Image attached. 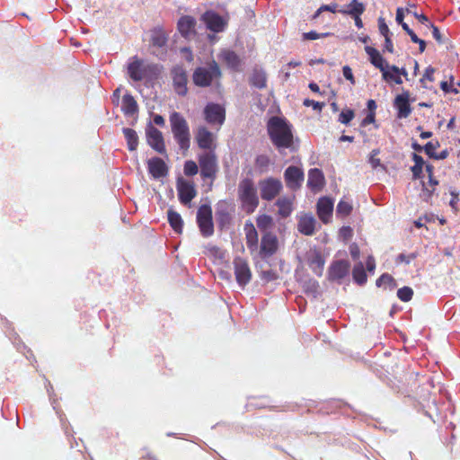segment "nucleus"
<instances>
[{"mask_svg":"<svg viewBox=\"0 0 460 460\" xmlns=\"http://www.w3.org/2000/svg\"><path fill=\"white\" fill-rule=\"evenodd\" d=\"M297 230L307 236L314 234L319 226L315 217L311 213H301L297 215Z\"/></svg>","mask_w":460,"mask_h":460,"instance_id":"nucleus-10","label":"nucleus"},{"mask_svg":"<svg viewBox=\"0 0 460 460\" xmlns=\"http://www.w3.org/2000/svg\"><path fill=\"white\" fill-rule=\"evenodd\" d=\"M256 223L260 230L266 231L273 226V219L270 216L261 215L257 217Z\"/></svg>","mask_w":460,"mask_h":460,"instance_id":"nucleus-38","label":"nucleus"},{"mask_svg":"<svg viewBox=\"0 0 460 460\" xmlns=\"http://www.w3.org/2000/svg\"><path fill=\"white\" fill-rule=\"evenodd\" d=\"M338 4H325V5H322L319 10H318V13L322 12V11H330L332 13H336L338 12Z\"/></svg>","mask_w":460,"mask_h":460,"instance_id":"nucleus-54","label":"nucleus"},{"mask_svg":"<svg viewBox=\"0 0 460 460\" xmlns=\"http://www.w3.org/2000/svg\"><path fill=\"white\" fill-rule=\"evenodd\" d=\"M128 75L134 81H141L146 74L144 64L141 60L134 59L128 67Z\"/></svg>","mask_w":460,"mask_h":460,"instance_id":"nucleus-27","label":"nucleus"},{"mask_svg":"<svg viewBox=\"0 0 460 460\" xmlns=\"http://www.w3.org/2000/svg\"><path fill=\"white\" fill-rule=\"evenodd\" d=\"M344 77L350 82L351 84H355V79L351 68L349 66H344L342 68Z\"/></svg>","mask_w":460,"mask_h":460,"instance_id":"nucleus-50","label":"nucleus"},{"mask_svg":"<svg viewBox=\"0 0 460 460\" xmlns=\"http://www.w3.org/2000/svg\"><path fill=\"white\" fill-rule=\"evenodd\" d=\"M426 154L431 157H437L435 155V150L437 148L436 145L433 144L432 142H429L425 145V146L423 147Z\"/></svg>","mask_w":460,"mask_h":460,"instance_id":"nucleus-51","label":"nucleus"},{"mask_svg":"<svg viewBox=\"0 0 460 460\" xmlns=\"http://www.w3.org/2000/svg\"><path fill=\"white\" fill-rule=\"evenodd\" d=\"M304 105L306 107L312 106L314 110L321 111L323 107L324 106L323 102H315L313 100L305 99L304 101Z\"/></svg>","mask_w":460,"mask_h":460,"instance_id":"nucleus-47","label":"nucleus"},{"mask_svg":"<svg viewBox=\"0 0 460 460\" xmlns=\"http://www.w3.org/2000/svg\"><path fill=\"white\" fill-rule=\"evenodd\" d=\"M167 217L173 230L177 233H181L183 221L181 215L174 211L173 209L170 208L167 211Z\"/></svg>","mask_w":460,"mask_h":460,"instance_id":"nucleus-30","label":"nucleus"},{"mask_svg":"<svg viewBox=\"0 0 460 460\" xmlns=\"http://www.w3.org/2000/svg\"><path fill=\"white\" fill-rule=\"evenodd\" d=\"M247 247L252 252L258 248V233L254 225L247 221L243 227Z\"/></svg>","mask_w":460,"mask_h":460,"instance_id":"nucleus-23","label":"nucleus"},{"mask_svg":"<svg viewBox=\"0 0 460 460\" xmlns=\"http://www.w3.org/2000/svg\"><path fill=\"white\" fill-rule=\"evenodd\" d=\"M202 20L208 29L215 32L223 31L226 26V22L214 12H207L202 15Z\"/></svg>","mask_w":460,"mask_h":460,"instance_id":"nucleus-19","label":"nucleus"},{"mask_svg":"<svg viewBox=\"0 0 460 460\" xmlns=\"http://www.w3.org/2000/svg\"><path fill=\"white\" fill-rule=\"evenodd\" d=\"M427 26H429L432 29V35H433L434 39L438 43H440V44L443 43L444 40H443L442 34L440 33L438 28L436 27L434 24L429 23V22L427 23Z\"/></svg>","mask_w":460,"mask_h":460,"instance_id":"nucleus-49","label":"nucleus"},{"mask_svg":"<svg viewBox=\"0 0 460 460\" xmlns=\"http://www.w3.org/2000/svg\"><path fill=\"white\" fill-rule=\"evenodd\" d=\"M413 161L415 163L414 166L411 168L412 173L414 177H420V174L422 172V166L424 164V160L421 156L414 154L413 155Z\"/></svg>","mask_w":460,"mask_h":460,"instance_id":"nucleus-41","label":"nucleus"},{"mask_svg":"<svg viewBox=\"0 0 460 460\" xmlns=\"http://www.w3.org/2000/svg\"><path fill=\"white\" fill-rule=\"evenodd\" d=\"M350 254H351V256H352V258L354 260L358 259V257H359V249H358V247L356 246V245H351L350 246Z\"/></svg>","mask_w":460,"mask_h":460,"instance_id":"nucleus-60","label":"nucleus"},{"mask_svg":"<svg viewBox=\"0 0 460 460\" xmlns=\"http://www.w3.org/2000/svg\"><path fill=\"white\" fill-rule=\"evenodd\" d=\"M234 275L239 286H246L252 278V272L245 260L237 257L234 260Z\"/></svg>","mask_w":460,"mask_h":460,"instance_id":"nucleus-11","label":"nucleus"},{"mask_svg":"<svg viewBox=\"0 0 460 460\" xmlns=\"http://www.w3.org/2000/svg\"><path fill=\"white\" fill-rule=\"evenodd\" d=\"M293 200L294 197H282L277 200V206L279 208V214L283 217H288L293 211Z\"/></svg>","mask_w":460,"mask_h":460,"instance_id":"nucleus-28","label":"nucleus"},{"mask_svg":"<svg viewBox=\"0 0 460 460\" xmlns=\"http://www.w3.org/2000/svg\"><path fill=\"white\" fill-rule=\"evenodd\" d=\"M251 83L260 89L266 87L265 73L262 70H254L251 77Z\"/></svg>","mask_w":460,"mask_h":460,"instance_id":"nucleus-33","label":"nucleus"},{"mask_svg":"<svg viewBox=\"0 0 460 460\" xmlns=\"http://www.w3.org/2000/svg\"><path fill=\"white\" fill-rule=\"evenodd\" d=\"M153 119H154L155 124H156L158 126L164 125V119L161 115H158V114L155 115Z\"/></svg>","mask_w":460,"mask_h":460,"instance_id":"nucleus-61","label":"nucleus"},{"mask_svg":"<svg viewBox=\"0 0 460 460\" xmlns=\"http://www.w3.org/2000/svg\"><path fill=\"white\" fill-rule=\"evenodd\" d=\"M285 181L287 186L292 190H296L301 186L304 180V172L296 166H289L286 169Z\"/></svg>","mask_w":460,"mask_h":460,"instance_id":"nucleus-17","label":"nucleus"},{"mask_svg":"<svg viewBox=\"0 0 460 460\" xmlns=\"http://www.w3.org/2000/svg\"><path fill=\"white\" fill-rule=\"evenodd\" d=\"M177 190L181 202L185 205L190 203L197 194L193 183L181 178L177 181Z\"/></svg>","mask_w":460,"mask_h":460,"instance_id":"nucleus-15","label":"nucleus"},{"mask_svg":"<svg viewBox=\"0 0 460 460\" xmlns=\"http://www.w3.org/2000/svg\"><path fill=\"white\" fill-rule=\"evenodd\" d=\"M432 191H433V190H429L428 188H424L422 190L421 197L424 199H428L430 197Z\"/></svg>","mask_w":460,"mask_h":460,"instance_id":"nucleus-62","label":"nucleus"},{"mask_svg":"<svg viewBox=\"0 0 460 460\" xmlns=\"http://www.w3.org/2000/svg\"><path fill=\"white\" fill-rule=\"evenodd\" d=\"M195 138L199 148L205 149L207 152H214L217 146L216 135L205 126L198 127Z\"/></svg>","mask_w":460,"mask_h":460,"instance_id":"nucleus-8","label":"nucleus"},{"mask_svg":"<svg viewBox=\"0 0 460 460\" xmlns=\"http://www.w3.org/2000/svg\"><path fill=\"white\" fill-rule=\"evenodd\" d=\"M323 264H324V261H323V259L319 255H316L311 261L310 266L316 275L321 276L323 273Z\"/></svg>","mask_w":460,"mask_h":460,"instance_id":"nucleus-40","label":"nucleus"},{"mask_svg":"<svg viewBox=\"0 0 460 460\" xmlns=\"http://www.w3.org/2000/svg\"><path fill=\"white\" fill-rule=\"evenodd\" d=\"M170 124L173 137L180 148L187 151L190 143V132L187 120L181 113L174 111L170 115Z\"/></svg>","mask_w":460,"mask_h":460,"instance_id":"nucleus-3","label":"nucleus"},{"mask_svg":"<svg viewBox=\"0 0 460 460\" xmlns=\"http://www.w3.org/2000/svg\"><path fill=\"white\" fill-rule=\"evenodd\" d=\"M333 206V199L329 197H322L318 199L316 212L319 219L323 224H329L332 221Z\"/></svg>","mask_w":460,"mask_h":460,"instance_id":"nucleus-13","label":"nucleus"},{"mask_svg":"<svg viewBox=\"0 0 460 460\" xmlns=\"http://www.w3.org/2000/svg\"><path fill=\"white\" fill-rule=\"evenodd\" d=\"M121 108L126 115H133L137 113L138 110L137 102L130 94H125L123 96Z\"/></svg>","mask_w":460,"mask_h":460,"instance_id":"nucleus-29","label":"nucleus"},{"mask_svg":"<svg viewBox=\"0 0 460 460\" xmlns=\"http://www.w3.org/2000/svg\"><path fill=\"white\" fill-rule=\"evenodd\" d=\"M404 10L402 7H398L396 10V22L401 24L403 22Z\"/></svg>","mask_w":460,"mask_h":460,"instance_id":"nucleus-57","label":"nucleus"},{"mask_svg":"<svg viewBox=\"0 0 460 460\" xmlns=\"http://www.w3.org/2000/svg\"><path fill=\"white\" fill-rule=\"evenodd\" d=\"M440 87L446 93H448L451 91L447 82H446V81L441 82Z\"/></svg>","mask_w":460,"mask_h":460,"instance_id":"nucleus-64","label":"nucleus"},{"mask_svg":"<svg viewBox=\"0 0 460 460\" xmlns=\"http://www.w3.org/2000/svg\"><path fill=\"white\" fill-rule=\"evenodd\" d=\"M353 18H354V21H355V24L358 28H362L363 27V22H362V20L360 19V14H357V15H351Z\"/></svg>","mask_w":460,"mask_h":460,"instance_id":"nucleus-63","label":"nucleus"},{"mask_svg":"<svg viewBox=\"0 0 460 460\" xmlns=\"http://www.w3.org/2000/svg\"><path fill=\"white\" fill-rule=\"evenodd\" d=\"M376 268V261L373 256H368L367 260V269L368 271L372 272L374 271Z\"/></svg>","mask_w":460,"mask_h":460,"instance_id":"nucleus-58","label":"nucleus"},{"mask_svg":"<svg viewBox=\"0 0 460 460\" xmlns=\"http://www.w3.org/2000/svg\"><path fill=\"white\" fill-rule=\"evenodd\" d=\"M413 291L409 287H403L397 291V296L403 302H408L411 299Z\"/></svg>","mask_w":460,"mask_h":460,"instance_id":"nucleus-42","label":"nucleus"},{"mask_svg":"<svg viewBox=\"0 0 460 460\" xmlns=\"http://www.w3.org/2000/svg\"><path fill=\"white\" fill-rule=\"evenodd\" d=\"M151 40L154 46L163 47L166 44L167 36L164 31L156 29L152 33Z\"/></svg>","mask_w":460,"mask_h":460,"instance_id":"nucleus-36","label":"nucleus"},{"mask_svg":"<svg viewBox=\"0 0 460 460\" xmlns=\"http://www.w3.org/2000/svg\"><path fill=\"white\" fill-rule=\"evenodd\" d=\"M378 28H379V31L380 33L385 38V37H388L389 36V28L387 26V24L385 23V19L380 17L378 19Z\"/></svg>","mask_w":460,"mask_h":460,"instance_id":"nucleus-48","label":"nucleus"},{"mask_svg":"<svg viewBox=\"0 0 460 460\" xmlns=\"http://www.w3.org/2000/svg\"><path fill=\"white\" fill-rule=\"evenodd\" d=\"M435 72V69L431 66H429L426 68L425 70V73L423 75V77L420 79V81H424V80H429V81H433L434 78H433V74Z\"/></svg>","mask_w":460,"mask_h":460,"instance_id":"nucleus-52","label":"nucleus"},{"mask_svg":"<svg viewBox=\"0 0 460 460\" xmlns=\"http://www.w3.org/2000/svg\"><path fill=\"white\" fill-rule=\"evenodd\" d=\"M304 40H314L321 38V35L315 31H309L303 34Z\"/></svg>","mask_w":460,"mask_h":460,"instance_id":"nucleus-56","label":"nucleus"},{"mask_svg":"<svg viewBox=\"0 0 460 460\" xmlns=\"http://www.w3.org/2000/svg\"><path fill=\"white\" fill-rule=\"evenodd\" d=\"M261 196L263 199L272 200L281 190L280 181L269 178L260 182Z\"/></svg>","mask_w":460,"mask_h":460,"instance_id":"nucleus-12","label":"nucleus"},{"mask_svg":"<svg viewBox=\"0 0 460 460\" xmlns=\"http://www.w3.org/2000/svg\"><path fill=\"white\" fill-rule=\"evenodd\" d=\"M414 258H415V255L413 253L411 255H408V256H406L403 253H401L398 255L396 261L397 262H405V263L409 264L411 261V260H413Z\"/></svg>","mask_w":460,"mask_h":460,"instance_id":"nucleus-53","label":"nucleus"},{"mask_svg":"<svg viewBox=\"0 0 460 460\" xmlns=\"http://www.w3.org/2000/svg\"><path fill=\"white\" fill-rule=\"evenodd\" d=\"M205 120L217 130L220 128L226 119L225 109L216 103H208L204 109Z\"/></svg>","mask_w":460,"mask_h":460,"instance_id":"nucleus-7","label":"nucleus"},{"mask_svg":"<svg viewBox=\"0 0 460 460\" xmlns=\"http://www.w3.org/2000/svg\"><path fill=\"white\" fill-rule=\"evenodd\" d=\"M220 76V68L218 65L213 61L208 66L197 67L193 73L192 78L196 85L207 87Z\"/></svg>","mask_w":460,"mask_h":460,"instance_id":"nucleus-4","label":"nucleus"},{"mask_svg":"<svg viewBox=\"0 0 460 460\" xmlns=\"http://www.w3.org/2000/svg\"><path fill=\"white\" fill-rule=\"evenodd\" d=\"M171 75L175 93L181 96L186 95L188 93L186 70L182 66H176L172 69Z\"/></svg>","mask_w":460,"mask_h":460,"instance_id":"nucleus-9","label":"nucleus"},{"mask_svg":"<svg viewBox=\"0 0 460 460\" xmlns=\"http://www.w3.org/2000/svg\"><path fill=\"white\" fill-rule=\"evenodd\" d=\"M268 132L272 143L279 148H289L293 143L291 126L282 118L272 117L268 122Z\"/></svg>","mask_w":460,"mask_h":460,"instance_id":"nucleus-1","label":"nucleus"},{"mask_svg":"<svg viewBox=\"0 0 460 460\" xmlns=\"http://www.w3.org/2000/svg\"><path fill=\"white\" fill-rule=\"evenodd\" d=\"M195 24L196 21L193 17L182 16L178 22V30L184 38L190 39L195 34Z\"/></svg>","mask_w":460,"mask_h":460,"instance_id":"nucleus-21","label":"nucleus"},{"mask_svg":"<svg viewBox=\"0 0 460 460\" xmlns=\"http://www.w3.org/2000/svg\"><path fill=\"white\" fill-rule=\"evenodd\" d=\"M353 118L354 112L351 110H346L340 114L339 121L342 124H348Z\"/></svg>","mask_w":460,"mask_h":460,"instance_id":"nucleus-44","label":"nucleus"},{"mask_svg":"<svg viewBox=\"0 0 460 460\" xmlns=\"http://www.w3.org/2000/svg\"><path fill=\"white\" fill-rule=\"evenodd\" d=\"M279 248L277 236L270 232L264 234L261 241L260 254L262 258H268L276 253Z\"/></svg>","mask_w":460,"mask_h":460,"instance_id":"nucleus-14","label":"nucleus"},{"mask_svg":"<svg viewBox=\"0 0 460 460\" xmlns=\"http://www.w3.org/2000/svg\"><path fill=\"white\" fill-rule=\"evenodd\" d=\"M148 170L154 178H161L167 174L168 169L165 163L158 157L148 161Z\"/></svg>","mask_w":460,"mask_h":460,"instance_id":"nucleus-24","label":"nucleus"},{"mask_svg":"<svg viewBox=\"0 0 460 460\" xmlns=\"http://www.w3.org/2000/svg\"><path fill=\"white\" fill-rule=\"evenodd\" d=\"M389 69H391L394 74H398L400 76L403 75L407 77L408 73L404 68H399L396 66H386Z\"/></svg>","mask_w":460,"mask_h":460,"instance_id":"nucleus-55","label":"nucleus"},{"mask_svg":"<svg viewBox=\"0 0 460 460\" xmlns=\"http://www.w3.org/2000/svg\"><path fill=\"white\" fill-rule=\"evenodd\" d=\"M241 208L246 214H252L259 206V196L253 181L245 178L239 182L237 190Z\"/></svg>","mask_w":460,"mask_h":460,"instance_id":"nucleus-2","label":"nucleus"},{"mask_svg":"<svg viewBox=\"0 0 460 460\" xmlns=\"http://www.w3.org/2000/svg\"><path fill=\"white\" fill-rule=\"evenodd\" d=\"M385 49L388 52L393 53L394 52V47H393V43H392V40L390 39V36L385 37Z\"/></svg>","mask_w":460,"mask_h":460,"instance_id":"nucleus-59","label":"nucleus"},{"mask_svg":"<svg viewBox=\"0 0 460 460\" xmlns=\"http://www.w3.org/2000/svg\"><path fill=\"white\" fill-rule=\"evenodd\" d=\"M324 184V177L319 169L314 168L308 172V187L314 192L321 190Z\"/></svg>","mask_w":460,"mask_h":460,"instance_id":"nucleus-22","label":"nucleus"},{"mask_svg":"<svg viewBox=\"0 0 460 460\" xmlns=\"http://www.w3.org/2000/svg\"><path fill=\"white\" fill-rule=\"evenodd\" d=\"M350 264L348 261L339 260L332 262L329 269V278L332 280H341L349 273Z\"/></svg>","mask_w":460,"mask_h":460,"instance_id":"nucleus-20","label":"nucleus"},{"mask_svg":"<svg viewBox=\"0 0 460 460\" xmlns=\"http://www.w3.org/2000/svg\"><path fill=\"white\" fill-rule=\"evenodd\" d=\"M125 138L127 139L128 147L130 151H135L138 145V137L134 129L126 128L123 129Z\"/></svg>","mask_w":460,"mask_h":460,"instance_id":"nucleus-31","label":"nucleus"},{"mask_svg":"<svg viewBox=\"0 0 460 460\" xmlns=\"http://www.w3.org/2000/svg\"><path fill=\"white\" fill-rule=\"evenodd\" d=\"M394 106L398 111L397 117L399 119L407 118L411 112L410 93L403 91L401 94L397 95L394 99Z\"/></svg>","mask_w":460,"mask_h":460,"instance_id":"nucleus-16","label":"nucleus"},{"mask_svg":"<svg viewBox=\"0 0 460 460\" xmlns=\"http://www.w3.org/2000/svg\"><path fill=\"white\" fill-rule=\"evenodd\" d=\"M351 211H352V204L346 199H341L337 205L336 216L344 217H347L348 215H349Z\"/></svg>","mask_w":460,"mask_h":460,"instance_id":"nucleus-35","label":"nucleus"},{"mask_svg":"<svg viewBox=\"0 0 460 460\" xmlns=\"http://www.w3.org/2000/svg\"><path fill=\"white\" fill-rule=\"evenodd\" d=\"M197 222L203 236H211L214 233L212 209L209 205H201L197 213Z\"/></svg>","mask_w":460,"mask_h":460,"instance_id":"nucleus-6","label":"nucleus"},{"mask_svg":"<svg viewBox=\"0 0 460 460\" xmlns=\"http://www.w3.org/2000/svg\"><path fill=\"white\" fill-rule=\"evenodd\" d=\"M352 276L355 282L359 285H363L367 281V274L364 270V266L362 262H358L356 264L352 270Z\"/></svg>","mask_w":460,"mask_h":460,"instance_id":"nucleus-32","label":"nucleus"},{"mask_svg":"<svg viewBox=\"0 0 460 460\" xmlns=\"http://www.w3.org/2000/svg\"><path fill=\"white\" fill-rule=\"evenodd\" d=\"M382 76L385 81H393L397 84H402V80L398 74H394L391 69L385 68L382 71Z\"/></svg>","mask_w":460,"mask_h":460,"instance_id":"nucleus-39","label":"nucleus"},{"mask_svg":"<svg viewBox=\"0 0 460 460\" xmlns=\"http://www.w3.org/2000/svg\"><path fill=\"white\" fill-rule=\"evenodd\" d=\"M414 4H410L408 8H406V12L408 13H411L414 17H416L421 23L427 24L429 22V19L424 14H419V13L413 12L411 8H413Z\"/></svg>","mask_w":460,"mask_h":460,"instance_id":"nucleus-45","label":"nucleus"},{"mask_svg":"<svg viewBox=\"0 0 460 460\" xmlns=\"http://www.w3.org/2000/svg\"><path fill=\"white\" fill-rule=\"evenodd\" d=\"M379 149H374L372 150L371 154H370V157H369V164H371V166L373 168H376L378 167L381 164H380V159L376 158V155L379 154Z\"/></svg>","mask_w":460,"mask_h":460,"instance_id":"nucleus-46","label":"nucleus"},{"mask_svg":"<svg viewBox=\"0 0 460 460\" xmlns=\"http://www.w3.org/2000/svg\"><path fill=\"white\" fill-rule=\"evenodd\" d=\"M146 138L147 143L158 153L163 154L164 152V143L162 132L152 125H149L146 128Z\"/></svg>","mask_w":460,"mask_h":460,"instance_id":"nucleus-18","label":"nucleus"},{"mask_svg":"<svg viewBox=\"0 0 460 460\" xmlns=\"http://www.w3.org/2000/svg\"><path fill=\"white\" fill-rule=\"evenodd\" d=\"M183 171L185 175L193 176L198 173L199 168L194 161L189 160L185 162Z\"/></svg>","mask_w":460,"mask_h":460,"instance_id":"nucleus-43","label":"nucleus"},{"mask_svg":"<svg viewBox=\"0 0 460 460\" xmlns=\"http://www.w3.org/2000/svg\"><path fill=\"white\" fill-rule=\"evenodd\" d=\"M219 58L230 68L239 70L241 67V60L239 57L229 49L221 51Z\"/></svg>","mask_w":460,"mask_h":460,"instance_id":"nucleus-26","label":"nucleus"},{"mask_svg":"<svg viewBox=\"0 0 460 460\" xmlns=\"http://www.w3.org/2000/svg\"><path fill=\"white\" fill-rule=\"evenodd\" d=\"M365 11V6L362 3L358 0H352L348 5V9L341 11L343 13L349 15L362 14Z\"/></svg>","mask_w":460,"mask_h":460,"instance_id":"nucleus-34","label":"nucleus"},{"mask_svg":"<svg viewBox=\"0 0 460 460\" xmlns=\"http://www.w3.org/2000/svg\"><path fill=\"white\" fill-rule=\"evenodd\" d=\"M366 53L369 56V60L373 66H375L376 68L380 69L382 72L384 69L388 68L386 66H389L386 64L385 60L383 58L381 54L378 50H376L375 48L367 46L365 47Z\"/></svg>","mask_w":460,"mask_h":460,"instance_id":"nucleus-25","label":"nucleus"},{"mask_svg":"<svg viewBox=\"0 0 460 460\" xmlns=\"http://www.w3.org/2000/svg\"><path fill=\"white\" fill-rule=\"evenodd\" d=\"M376 286L379 288H389V289L392 290L396 287V283L394 279L391 275L385 273L380 278L377 279Z\"/></svg>","mask_w":460,"mask_h":460,"instance_id":"nucleus-37","label":"nucleus"},{"mask_svg":"<svg viewBox=\"0 0 460 460\" xmlns=\"http://www.w3.org/2000/svg\"><path fill=\"white\" fill-rule=\"evenodd\" d=\"M200 174L203 178L214 179L218 171L217 158L214 152H205L199 156Z\"/></svg>","mask_w":460,"mask_h":460,"instance_id":"nucleus-5","label":"nucleus"}]
</instances>
